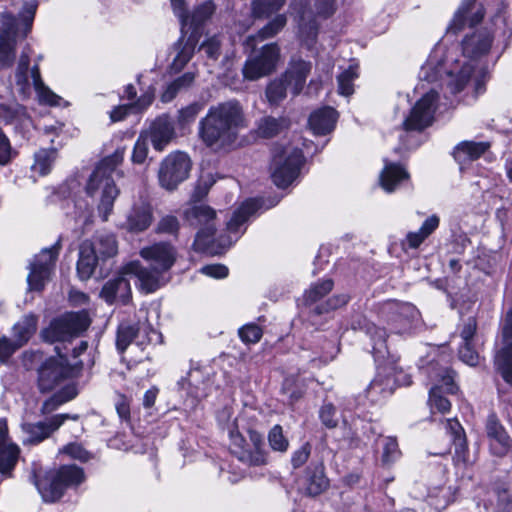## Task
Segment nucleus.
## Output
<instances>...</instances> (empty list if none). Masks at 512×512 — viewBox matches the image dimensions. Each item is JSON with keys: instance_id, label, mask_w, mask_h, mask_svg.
<instances>
[{"instance_id": "obj_10", "label": "nucleus", "mask_w": 512, "mask_h": 512, "mask_svg": "<svg viewBox=\"0 0 512 512\" xmlns=\"http://www.w3.org/2000/svg\"><path fill=\"white\" fill-rule=\"evenodd\" d=\"M303 162L302 151L297 147L288 145L277 150L271 164L273 182L280 188L287 187L299 176Z\"/></svg>"}, {"instance_id": "obj_29", "label": "nucleus", "mask_w": 512, "mask_h": 512, "mask_svg": "<svg viewBox=\"0 0 512 512\" xmlns=\"http://www.w3.org/2000/svg\"><path fill=\"white\" fill-rule=\"evenodd\" d=\"M153 221V209L150 203L141 200L136 202L127 214L124 227L132 233L143 232Z\"/></svg>"}, {"instance_id": "obj_28", "label": "nucleus", "mask_w": 512, "mask_h": 512, "mask_svg": "<svg viewBox=\"0 0 512 512\" xmlns=\"http://www.w3.org/2000/svg\"><path fill=\"white\" fill-rule=\"evenodd\" d=\"M185 35L186 34H182L179 40L174 43L172 47L175 52V56L169 65V70L172 73L181 72L195 53V48L199 41L196 33H190L187 38H185Z\"/></svg>"}, {"instance_id": "obj_9", "label": "nucleus", "mask_w": 512, "mask_h": 512, "mask_svg": "<svg viewBox=\"0 0 512 512\" xmlns=\"http://www.w3.org/2000/svg\"><path fill=\"white\" fill-rule=\"evenodd\" d=\"M34 479L43 500L55 502L63 496L67 488L80 485L84 481L85 475L83 470L76 465H63L57 470L47 472L41 479L35 475Z\"/></svg>"}, {"instance_id": "obj_20", "label": "nucleus", "mask_w": 512, "mask_h": 512, "mask_svg": "<svg viewBox=\"0 0 512 512\" xmlns=\"http://www.w3.org/2000/svg\"><path fill=\"white\" fill-rule=\"evenodd\" d=\"M438 94L431 89L412 107L409 116L403 122L405 130L421 131L430 126L434 120Z\"/></svg>"}, {"instance_id": "obj_31", "label": "nucleus", "mask_w": 512, "mask_h": 512, "mask_svg": "<svg viewBox=\"0 0 512 512\" xmlns=\"http://www.w3.org/2000/svg\"><path fill=\"white\" fill-rule=\"evenodd\" d=\"M408 179L409 173L404 167L385 160L384 168L380 174V185L386 192H394L403 181Z\"/></svg>"}, {"instance_id": "obj_30", "label": "nucleus", "mask_w": 512, "mask_h": 512, "mask_svg": "<svg viewBox=\"0 0 512 512\" xmlns=\"http://www.w3.org/2000/svg\"><path fill=\"white\" fill-rule=\"evenodd\" d=\"M486 433L490 441V450L494 455L503 456L508 453L512 447L511 440L495 415L488 417Z\"/></svg>"}, {"instance_id": "obj_44", "label": "nucleus", "mask_w": 512, "mask_h": 512, "mask_svg": "<svg viewBox=\"0 0 512 512\" xmlns=\"http://www.w3.org/2000/svg\"><path fill=\"white\" fill-rule=\"evenodd\" d=\"M56 158V149H41L35 154V162L32 165V170L44 176L47 175L52 168Z\"/></svg>"}, {"instance_id": "obj_6", "label": "nucleus", "mask_w": 512, "mask_h": 512, "mask_svg": "<svg viewBox=\"0 0 512 512\" xmlns=\"http://www.w3.org/2000/svg\"><path fill=\"white\" fill-rule=\"evenodd\" d=\"M124 159V150L117 149L112 155L105 157L90 175L86 193L90 197L100 195L98 211L103 221H107L114 206V201L119 195V189L114 183L112 173Z\"/></svg>"}, {"instance_id": "obj_52", "label": "nucleus", "mask_w": 512, "mask_h": 512, "mask_svg": "<svg viewBox=\"0 0 512 512\" xmlns=\"http://www.w3.org/2000/svg\"><path fill=\"white\" fill-rule=\"evenodd\" d=\"M268 442L274 451L285 452L288 449L289 441L284 436L283 428L280 425H274L268 433Z\"/></svg>"}, {"instance_id": "obj_51", "label": "nucleus", "mask_w": 512, "mask_h": 512, "mask_svg": "<svg viewBox=\"0 0 512 512\" xmlns=\"http://www.w3.org/2000/svg\"><path fill=\"white\" fill-rule=\"evenodd\" d=\"M333 281L331 279L323 280L315 285H312L305 293V301L307 304L318 302L326 296L333 288Z\"/></svg>"}, {"instance_id": "obj_62", "label": "nucleus", "mask_w": 512, "mask_h": 512, "mask_svg": "<svg viewBox=\"0 0 512 512\" xmlns=\"http://www.w3.org/2000/svg\"><path fill=\"white\" fill-rule=\"evenodd\" d=\"M60 452L80 461H88L90 459L89 452H87L80 444L77 443H70L64 446Z\"/></svg>"}, {"instance_id": "obj_61", "label": "nucleus", "mask_w": 512, "mask_h": 512, "mask_svg": "<svg viewBox=\"0 0 512 512\" xmlns=\"http://www.w3.org/2000/svg\"><path fill=\"white\" fill-rule=\"evenodd\" d=\"M322 423L328 428H334L337 426L338 419L336 417V409L330 404H324L319 412Z\"/></svg>"}, {"instance_id": "obj_16", "label": "nucleus", "mask_w": 512, "mask_h": 512, "mask_svg": "<svg viewBox=\"0 0 512 512\" xmlns=\"http://www.w3.org/2000/svg\"><path fill=\"white\" fill-rule=\"evenodd\" d=\"M159 338L160 334L147 320V311L139 310L137 325L129 323H121L119 325L116 347L120 353H123L134 340L138 345H144L157 342Z\"/></svg>"}, {"instance_id": "obj_3", "label": "nucleus", "mask_w": 512, "mask_h": 512, "mask_svg": "<svg viewBox=\"0 0 512 512\" xmlns=\"http://www.w3.org/2000/svg\"><path fill=\"white\" fill-rule=\"evenodd\" d=\"M246 126L242 106L236 100H229L209 108L199 121L198 133L208 147L221 149L234 143L239 129Z\"/></svg>"}, {"instance_id": "obj_11", "label": "nucleus", "mask_w": 512, "mask_h": 512, "mask_svg": "<svg viewBox=\"0 0 512 512\" xmlns=\"http://www.w3.org/2000/svg\"><path fill=\"white\" fill-rule=\"evenodd\" d=\"M90 322L85 310L67 313L51 321L49 326L41 331V337L49 343L67 341L85 331Z\"/></svg>"}, {"instance_id": "obj_17", "label": "nucleus", "mask_w": 512, "mask_h": 512, "mask_svg": "<svg viewBox=\"0 0 512 512\" xmlns=\"http://www.w3.org/2000/svg\"><path fill=\"white\" fill-rule=\"evenodd\" d=\"M429 377L433 381L429 392V405L431 410H437L441 413L448 412L451 403L442 394H454L457 392L458 388L454 383L453 371L448 367L433 366L430 369Z\"/></svg>"}, {"instance_id": "obj_57", "label": "nucleus", "mask_w": 512, "mask_h": 512, "mask_svg": "<svg viewBox=\"0 0 512 512\" xmlns=\"http://www.w3.org/2000/svg\"><path fill=\"white\" fill-rule=\"evenodd\" d=\"M454 443V462L459 464H467L469 462L468 447L466 443L465 435H460L458 438L453 440Z\"/></svg>"}, {"instance_id": "obj_58", "label": "nucleus", "mask_w": 512, "mask_h": 512, "mask_svg": "<svg viewBox=\"0 0 512 512\" xmlns=\"http://www.w3.org/2000/svg\"><path fill=\"white\" fill-rule=\"evenodd\" d=\"M239 336L245 343H257L262 337V329L256 324H246L239 329Z\"/></svg>"}, {"instance_id": "obj_56", "label": "nucleus", "mask_w": 512, "mask_h": 512, "mask_svg": "<svg viewBox=\"0 0 512 512\" xmlns=\"http://www.w3.org/2000/svg\"><path fill=\"white\" fill-rule=\"evenodd\" d=\"M72 203L75 209L73 212L74 218L78 222L86 224L92 216V205L83 199L72 200Z\"/></svg>"}, {"instance_id": "obj_37", "label": "nucleus", "mask_w": 512, "mask_h": 512, "mask_svg": "<svg viewBox=\"0 0 512 512\" xmlns=\"http://www.w3.org/2000/svg\"><path fill=\"white\" fill-rule=\"evenodd\" d=\"M38 325V316L29 313L24 315L12 327V336L18 345L24 346L35 334Z\"/></svg>"}, {"instance_id": "obj_41", "label": "nucleus", "mask_w": 512, "mask_h": 512, "mask_svg": "<svg viewBox=\"0 0 512 512\" xmlns=\"http://www.w3.org/2000/svg\"><path fill=\"white\" fill-rule=\"evenodd\" d=\"M179 384L197 401L207 395V385L202 381V372L199 369L190 370L188 377L182 379Z\"/></svg>"}, {"instance_id": "obj_48", "label": "nucleus", "mask_w": 512, "mask_h": 512, "mask_svg": "<svg viewBox=\"0 0 512 512\" xmlns=\"http://www.w3.org/2000/svg\"><path fill=\"white\" fill-rule=\"evenodd\" d=\"M289 88L283 77L271 81L266 88V97L270 104H278L286 98Z\"/></svg>"}, {"instance_id": "obj_13", "label": "nucleus", "mask_w": 512, "mask_h": 512, "mask_svg": "<svg viewBox=\"0 0 512 512\" xmlns=\"http://www.w3.org/2000/svg\"><path fill=\"white\" fill-rule=\"evenodd\" d=\"M249 443L238 430H230L232 453L243 463L260 466L266 463L263 435L255 430H248Z\"/></svg>"}, {"instance_id": "obj_50", "label": "nucleus", "mask_w": 512, "mask_h": 512, "mask_svg": "<svg viewBox=\"0 0 512 512\" xmlns=\"http://www.w3.org/2000/svg\"><path fill=\"white\" fill-rule=\"evenodd\" d=\"M285 0H253L252 11L256 17H267L278 11Z\"/></svg>"}, {"instance_id": "obj_26", "label": "nucleus", "mask_w": 512, "mask_h": 512, "mask_svg": "<svg viewBox=\"0 0 512 512\" xmlns=\"http://www.w3.org/2000/svg\"><path fill=\"white\" fill-rule=\"evenodd\" d=\"M311 69L312 63L310 61H306L297 56L291 57L282 77L291 89L293 95L301 93Z\"/></svg>"}, {"instance_id": "obj_60", "label": "nucleus", "mask_w": 512, "mask_h": 512, "mask_svg": "<svg viewBox=\"0 0 512 512\" xmlns=\"http://www.w3.org/2000/svg\"><path fill=\"white\" fill-rule=\"evenodd\" d=\"M18 342L13 338L10 339L7 336H0V361H6L9 357L19 348Z\"/></svg>"}, {"instance_id": "obj_36", "label": "nucleus", "mask_w": 512, "mask_h": 512, "mask_svg": "<svg viewBox=\"0 0 512 512\" xmlns=\"http://www.w3.org/2000/svg\"><path fill=\"white\" fill-rule=\"evenodd\" d=\"M306 475L305 491L309 496H317L328 487V479L324 474L322 463L310 465L307 468Z\"/></svg>"}, {"instance_id": "obj_25", "label": "nucleus", "mask_w": 512, "mask_h": 512, "mask_svg": "<svg viewBox=\"0 0 512 512\" xmlns=\"http://www.w3.org/2000/svg\"><path fill=\"white\" fill-rule=\"evenodd\" d=\"M144 135L150 139L153 148L161 152L175 138L174 123L167 114L160 115L151 123Z\"/></svg>"}, {"instance_id": "obj_15", "label": "nucleus", "mask_w": 512, "mask_h": 512, "mask_svg": "<svg viewBox=\"0 0 512 512\" xmlns=\"http://www.w3.org/2000/svg\"><path fill=\"white\" fill-rule=\"evenodd\" d=\"M60 250L59 243L44 248L36 254L28 265L27 285L29 291L40 292L51 280Z\"/></svg>"}, {"instance_id": "obj_54", "label": "nucleus", "mask_w": 512, "mask_h": 512, "mask_svg": "<svg viewBox=\"0 0 512 512\" xmlns=\"http://www.w3.org/2000/svg\"><path fill=\"white\" fill-rule=\"evenodd\" d=\"M349 301V296L347 294H338L330 297L325 303H321L313 309L314 313L317 315L329 313L332 310L338 309L344 305H346Z\"/></svg>"}, {"instance_id": "obj_35", "label": "nucleus", "mask_w": 512, "mask_h": 512, "mask_svg": "<svg viewBox=\"0 0 512 512\" xmlns=\"http://www.w3.org/2000/svg\"><path fill=\"white\" fill-rule=\"evenodd\" d=\"M489 147V142L462 141L454 148L453 156L460 165H464L478 159Z\"/></svg>"}, {"instance_id": "obj_38", "label": "nucleus", "mask_w": 512, "mask_h": 512, "mask_svg": "<svg viewBox=\"0 0 512 512\" xmlns=\"http://www.w3.org/2000/svg\"><path fill=\"white\" fill-rule=\"evenodd\" d=\"M30 77L32 85L36 91L40 103L50 106H58L61 102V97L51 91L42 81L39 66L36 64L31 68Z\"/></svg>"}, {"instance_id": "obj_40", "label": "nucleus", "mask_w": 512, "mask_h": 512, "mask_svg": "<svg viewBox=\"0 0 512 512\" xmlns=\"http://www.w3.org/2000/svg\"><path fill=\"white\" fill-rule=\"evenodd\" d=\"M286 23L287 18L285 15H277L269 23H267L261 30H259L257 35L248 36L245 41V45L253 49L255 47L257 38L263 41L265 39L274 37L285 27Z\"/></svg>"}, {"instance_id": "obj_42", "label": "nucleus", "mask_w": 512, "mask_h": 512, "mask_svg": "<svg viewBox=\"0 0 512 512\" xmlns=\"http://www.w3.org/2000/svg\"><path fill=\"white\" fill-rule=\"evenodd\" d=\"M78 394V389L75 384L64 386L60 391L53 394L42 405L43 413H51L56 410L60 405L74 399Z\"/></svg>"}, {"instance_id": "obj_63", "label": "nucleus", "mask_w": 512, "mask_h": 512, "mask_svg": "<svg viewBox=\"0 0 512 512\" xmlns=\"http://www.w3.org/2000/svg\"><path fill=\"white\" fill-rule=\"evenodd\" d=\"M459 357L460 359L470 365L475 366L478 363V353L473 349L472 343H463V345L459 349Z\"/></svg>"}, {"instance_id": "obj_64", "label": "nucleus", "mask_w": 512, "mask_h": 512, "mask_svg": "<svg viewBox=\"0 0 512 512\" xmlns=\"http://www.w3.org/2000/svg\"><path fill=\"white\" fill-rule=\"evenodd\" d=\"M178 229L179 221L175 216L172 215L163 217L157 225V231L160 233L175 234Z\"/></svg>"}, {"instance_id": "obj_5", "label": "nucleus", "mask_w": 512, "mask_h": 512, "mask_svg": "<svg viewBox=\"0 0 512 512\" xmlns=\"http://www.w3.org/2000/svg\"><path fill=\"white\" fill-rule=\"evenodd\" d=\"M140 255L149 263L151 270L143 267L138 261H132L124 266V272L133 273L140 283V288L146 293H151L159 288L161 274L174 265L176 251L171 244L160 242L142 248Z\"/></svg>"}, {"instance_id": "obj_21", "label": "nucleus", "mask_w": 512, "mask_h": 512, "mask_svg": "<svg viewBox=\"0 0 512 512\" xmlns=\"http://www.w3.org/2000/svg\"><path fill=\"white\" fill-rule=\"evenodd\" d=\"M16 19L5 11L0 18V70L10 67L15 60Z\"/></svg>"}, {"instance_id": "obj_47", "label": "nucleus", "mask_w": 512, "mask_h": 512, "mask_svg": "<svg viewBox=\"0 0 512 512\" xmlns=\"http://www.w3.org/2000/svg\"><path fill=\"white\" fill-rule=\"evenodd\" d=\"M286 126L283 119H276L273 117H264L258 124V134L264 138H271L276 136Z\"/></svg>"}, {"instance_id": "obj_45", "label": "nucleus", "mask_w": 512, "mask_h": 512, "mask_svg": "<svg viewBox=\"0 0 512 512\" xmlns=\"http://www.w3.org/2000/svg\"><path fill=\"white\" fill-rule=\"evenodd\" d=\"M20 449L18 445L0 446V473H7L18 461Z\"/></svg>"}, {"instance_id": "obj_32", "label": "nucleus", "mask_w": 512, "mask_h": 512, "mask_svg": "<svg viewBox=\"0 0 512 512\" xmlns=\"http://www.w3.org/2000/svg\"><path fill=\"white\" fill-rule=\"evenodd\" d=\"M337 117L338 114L333 108L324 107L310 115L309 126L314 134L325 135L334 129Z\"/></svg>"}, {"instance_id": "obj_1", "label": "nucleus", "mask_w": 512, "mask_h": 512, "mask_svg": "<svg viewBox=\"0 0 512 512\" xmlns=\"http://www.w3.org/2000/svg\"><path fill=\"white\" fill-rule=\"evenodd\" d=\"M484 16L485 9L482 5L476 6L475 0H462L447 26V33L453 34H457L467 24L471 28L461 41L462 55H446L444 46L436 45L421 67L420 79L427 82L441 79L452 94H457L466 87L474 73L475 91L477 94L482 93L484 87L478 75L484 76L483 64L495 39V31L491 27L474 28L482 22Z\"/></svg>"}, {"instance_id": "obj_12", "label": "nucleus", "mask_w": 512, "mask_h": 512, "mask_svg": "<svg viewBox=\"0 0 512 512\" xmlns=\"http://www.w3.org/2000/svg\"><path fill=\"white\" fill-rule=\"evenodd\" d=\"M281 49L277 43L263 45L254 51L245 61L242 68L243 77L255 81L272 74L280 62Z\"/></svg>"}, {"instance_id": "obj_7", "label": "nucleus", "mask_w": 512, "mask_h": 512, "mask_svg": "<svg viewBox=\"0 0 512 512\" xmlns=\"http://www.w3.org/2000/svg\"><path fill=\"white\" fill-rule=\"evenodd\" d=\"M118 253V244L115 235L100 232L90 240H85L79 248L77 273L81 280H88L96 267L113 258Z\"/></svg>"}, {"instance_id": "obj_18", "label": "nucleus", "mask_w": 512, "mask_h": 512, "mask_svg": "<svg viewBox=\"0 0 512 512\" xmlns=\"http://www.w3.org/2000/svg\"><path fill=\"white\" fill-rule=\"evenodd\" d=\"M190 170L191 160L186 153H170L160 164L159 183L166 190H174L188 178Z\"/></svg>"}, {"instance_id": "obj_34", "label": "nucleus", "mask_w": 512, "mask_h": 512, "mask_svg": "<svg viewBox=\"0 0 512 512\" xmlns=\"http://www.w3.org/2000/svg\"><path fill=\"white\" fill-rule=\"evenodd\" d=\"M154 100V89L149 88L135 102L119 105L110 112L112 122L123 120L130 113H140L147 109Z\"/></svg>"}, {"instance_id": "obj_43", "label": "nucleus", "mask_w": 512, "mask_h": 512, "mask_svg": "<svg viewBox=\"0 0 512 512\" xmlns=\"http://www.w3.org/2000/svg\"><path fill=\"white\" fill-rule=\"evenodd\" d=\"M29 78V55L23 52L18 62L15 79L19 92L25 97L28 96L31 91Z\"/></svg>"}, {"instance_id": "obj_8", "label": "nucleus", "mask_w": 512, "mask_h": 512, "mask_svg": "<svg viewBox=\"0 0 512 512\" xmlns=\"http://www.w3.org/2000/svg\"><path fill=\"white\" fill-rule=\"evenodd\" d=\"M336 0H316L315 12L309 6V0H292L290 12L298 21L299 35L307 49H312L318 34V23L315 14L327 18L336 9Z\"/></svg>"}, {"instance_id": "obj_2", "label": "nucleus", "mask_w": 512, "mask_h": 512, "mask_svg": "<svg viewBox=\"0 0 512 512\" xmlns=\"http://www.w3.org/2000/svg\"><path fill=\"white\" fill-rule=\"evenodd\" d=\"M279 202V199H269L268 203L263 199H249L233 213L232 218L227 223V237L220 236L215 238V218L216 212L211 207L197 204L187 208L184 211L185 219L199 231L194 240V249L200 252L210 254H220L237 241L243 233L242 226L245 222L258 211L270 209Z\"/></svg>"}, {"instance_id": "obj_24", "label": "nucleus", "mask_w": 512, "mask_h": 512, "mask_svg": "<svg viewBox=\"0 0 512 512\" xmlns=\"http://www.w3.org/2000/svg\"><path fill=\"white\" fill-rule=\"evenodd\" d=\"M127 275L133 273L124 272V267L120 273L113 279L108 280L100 292V296L108 304H127L131 299V286Z\"/></svg>"}, {"instance_id": "obj_19", "label": "nucleus", "mask_w": 512, "mask_h": 512, "mask_svg": "<svg viewBox=\"0 0 512 512\" xmlns=\"http://www.w3.org/2000/svg\"><path fill=\"white\" fill-rule=\"evenodd\" d=\"M171 6L175 15L181 23V33L187 34L196 33L197 39L200 38V27L212 16L215 6L212 1H206L198 6L192 15L186 12V5L184 0H170Z\"/></svg>"}, {"instance_id": "obj_33", "label": "nucleus", "mask_w": 512, "mask_h": 512, "mask_svg": "<svg viewBox=\"0 0 512 512\" xmlns=\"http://www.w3.org/2000/svg\"><path fill=\"white\" fill-rule=\"evenodd\" d=\"M198 75V69L193 65L188 71L184 72L167 85L161 95V100L166 103L170 102L178 93L190 89L194 85Z\"/></svg>"}, {"instance_id": "obj_22", "label": "nucleus", "mask_w": 512, "mask_h": 512, "mask_svg": "<svg viewBox=\"0 0 512 512\" xmlns=\"http://www.w3.org/2000/svg\"><path fill=\"white\" fill-rule=\"evenodd\" d=\"M70 373L66 359L62 356L47 359L38 369V387L43 393L52 391Z\"/></svg>"}, {"instance_id": "obj_49", "label": "nucleus", "mask_w": 512, "mask_h": 512, "mask_svg": "<svg viewBox=\"0 0 512 512\" xmlns=\"http://www.w3.org/2000/svg\"><path fill=\"white\" fill-rule=\"evenodd\" d=\"M383 464L389 465L400 458L401 451L396 438L387 436L381 440Z\"/></svg>"}, {"instance_id": "obj_27", "label": "nucleus", "mask_w": 512, "mask_h": 512, "mask_svg": "<svg viewBox=\"0 0 512 512\" xmlns=\"http://www.w3.org/2000/svg\"><path fill=\"white\" fill-rule=\"evenodd\" d=\"M505 346L497 353L495 365L507 383H512V311L507 314L503 329Z\"/></svg>"}, {"instance_id": "obj_23", "label": "nucleus", "mask_w": 512, "mask_h": 512, "mask_svg": "<svg viewBox=\"0 0 512 512\" xmlns=\"http://www.w3.org/2000/svg\"><path fill=\"white\" fill-rule=\"evenodd\" d=\"M77 421L79 415L74 414H57L45 422L25 423L22 429L26 434L23 440L24 444H38L48 438L54 431L59 429L63 423L68 420Z\"/></svg>"}, {"instance_id": "obj_55", "label": "nucleus", "mask_w": 512, "mask_h": 512, "mask_svg": "<svg viewBox=\"0 0 512 512\" xmlns=\"http://www.w3.org/2000/svg\"><path fill=\"white\" fill-rule=\"evenodd\" d=\"M200 50H202L206 57L209 60L216 61L218 60L221 54V39L219 36L215 35L208 38L205 42H203L200 46Z\"/></svg>"}, {"instance_id": "obj_46", "label": "nucleus", "mask_w": 512, "mask_h": 512, "mask_svg": "<svg viewBox=\"0 0 512 512\" xmlns=\"http://www.w3.org/2000/svg\"><path fill=\"white\" fill-rule=\"evenodd\" d=\"M358 68L354 65L344 70L337 78L338 92L343 96H350L354 92L353 82L358 77Z\"/></svg>"}, {"instance_id": "obj_39", "label": "nucleus", "mask_w": 512, "mask_h": 512, "mask_svg": "<svg viewBox=\"0 0 512 512\" xmlns=\"http://www.w3.org/2000/svg\"><path fill=\"white\" fill-rule=\"evenodd\" d=\"M440 219L436 215L429 216L422 224L420 229L415 232H409L406 235L405 241L402 243L403 246L406 244L411 249L418 248L424 240L431 235L439 226Z\"/></svg>"}, {"instance_id": "obj_53", "label": "nucleus", "mask_w": 512, "mask_h": 512, "mask_svg": "<svg viewBox=\"0 0 512 512\" xmlns=\"http://www.w3.org/2000/svg\"><path fill=\"white\" fill-rule=\"evenodd\" d=\"M202 110L203 104L199 102H194L180 109L177 118L178 125L181 128H184L185 126L191 124Z\"/></svg>"}, {"instance_id": "obj_14", "label": "nucleus", "mask_w": 512, "mask_h": 512, "mask_svg": "<svg viewBox=\"0 0 512 512\" xmlns=\"http://www.w3.org/2000/svg\"><path fill=\"white\" fill-rule=\"evenodd\" d=\"M380 315L389 326L390 331L396 334L410 332L416 327L420 318V313L414 305L394 300L382 304Z\"/></svg>"}, {"instance_id": "obj_4", "label": "nucleus", "mask_w": 512, "mask_h": 512, "mask_svg": "<svg viewBox=\"0 0 512 512\" xmlns=\"http://www.w3.org/2000/svg\"><path fill=\"white\" fill-rule=\"evenodd\" d=\"M362 322L363 323L359 322L358 326L352 324V328L355 330L365 329L372 341V352L375 361L378 363V368L375 378L371 381L367 389V393L373 401H377L378 396L385 398L393 393L397 385H409L411 380L402 372L396 374L395 367L381 364L389 355L386 343V330L367 323L364 318L362 319Z\"/></svg>"}, {"instance_id": "obj_59", "label": "nucleus", "mask_w": 512, "mask_h": 512, "mask_svg": "<svg viewBox=\"0 0 512 512\" xmlns=\"http://www.w3.org/2000/svg\"><path fill=\"white\" fill-rule=\"evenodd\" d=\"M148 139L147 136L142 133L137 139L132 153V161L136 164H142L147 158L148 154Z\"/></svg>"}]
</instances>
